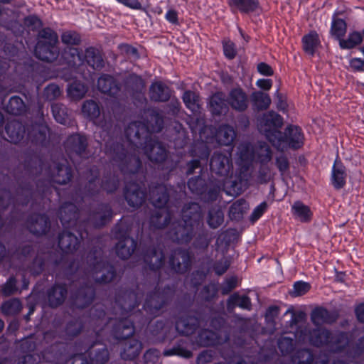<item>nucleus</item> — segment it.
I'll return each instance as SVG.
<instances>
[{"mask_svg":"<svg viewBox=\"0 0 364 364\" xmlns=\"http://www.w3.org/2000/svg\"><path fill=\"white\" fill-rule=\"evenodd\" d=\"M151 120L134 122L125 129L129 151L116 153L114 161L124 174H134L141 166L139 154L142 150L151 161L160 164L167 159L165 147L159 141L153 140L151 132H158L163 127V119L155 111H149ZM117 151L119 148L117 147Z\"/></svg>","mask_w":364,"mask_h":364,"instance_id":"f257e3e1","label":"nucleus"},{"mask_svg":"<svg viewBox=\"0 0 364 364\" xmlns=\"http://www.w3.org/2000/svg\"><path fill=\"white\" fill-rule=\"evenodd\" d=\"M182 219L173 223V229L169 232V237L179 244H187L193 239L196 231L203 226L200 206L196 203L186 205L182 210Z\"/></svg>","mask_w":364,"mask_h":364,"instance_id":"f03ea898","label":"nucleus"},{"mask_svg":"<svg viewBox=\"0 0 364 364\" xmlns=\"http://www.w3.org/2000/svg\"><path fill=\"white\" fill-rule=\"evenodd\" d=\"M284 119L274 112V150L281 153L297 151L305 144V134L302 128L294 124H288L283 129Z\"/></svg>","mask_w":364,"mask_h":364,"instance_id":"7ed1b4c3","label":"nucleus"},{"mask_svg":"<svg viewBox=\"0 0 364 364\" xmlns=\"http://www.w3.org/2000/svg\"><path fill=\"white\" fill-rule=\"evenodd\" d=\"M149 195L151 202L157 208L151 217V226L158 229L163 228L170 223L173 216L171 207H164L168 199V189L160 184L150 188Z\"/></svg>","mask_w":364,"mask_h":364,"instance_id":"20e7f679","label":"nucleus"},{"mask_svg":"<svg viewBox=\"0 0 364 364\" xmlns=\"http://www.w3.org/2000/svg\"><path fill=\"white\" fill-rule=\"evenodd\" d=\"M62 57L70 67L81 65L85 62L94 70H101L105 65L100 51L93 47L87 48L84 54L76 48H68L64 50Z\"/></svg>","mask_w":364,"mask_h":364,"instance_id":"39448f33","label":"nucleus"},{"mask_svg":"<svg viewBox=\"0 0 364 364\" xmlns=\"http://www.w3.org/2000/svg\"><path fill=\"white\" fill-rule=\"evenodd\" d=\"M58 36L53 29L45 28L38 33V41L35 48V55L43 61H53L58 55L57 44Z\"/></svg>","mask_w":364,"mask_h":364,"instance_id":"423d86ee","label":"nucleus"},{"mask_svg":"<svg viewBox=\"0 0 364 364\" xmlns=\"http://www.w3.org/2000/svg\"><path fill=\"white\" fill-rule=\"evenodd\" d=\"M171 294L172 290L170 288L165 289L162 291H156L146 298L144 304V310L151 315H156L158 311L162 308Z\"/></svg>","mask_w":364,"mask_h":364,"instance_id":"0eeeda50","label":"nucleus"},{"mask_svg":"<svg viewBox=\"0 0 364 364\" xmlns=\"http://www.w3.org/2000/svg\"><path fill=\"white\" fill-rule=\"evenodd\" d=\"M347 178V168L337 155L331 167V185L335 190H341L346 186Z\"/></svg>","mask_w":364,"mask_h":364,"instance_id":"6e6552de","label":"nucleus"},{"mask_svg":"<svg viewBox=\"0 0 364 364\" xmlns=\"http://www.w3.org/2000/svg\"><path fill=\"white\" fill-rule=\"evenodd\" d=\"M327 348L333 353H339L344 352L347 348L350 349V343L352 340L351 335L343 331L331 330V336Z\"/></svg>","mask_w":364,"mask_h":364,"instance_id":"1a4fd4ad","label":"nucleus"},{"mask_svg":"<svg viewBox=\"0 0 364 364\" xmlns=\"http://www.w3.org/2000/svg\"><path fill=\"white\" fill-rule=\"evenodd\" d=\"M301 334L307 337L311 346L317 348L327 347L331 330L325 327L316 326V328L302 331Z\"/></svg>","mask_w":364,"mask_h":364,"instance_id":"9d476101","label":"nucleus"},{"mask_svg":"<svg viewBox=\"0 0 364 364\" xmlns=\"http://www.w3.org/2000/svg\"><path fill=\"white\" fill-rule=\"evenodd\" d=\"M338 314L336 311H330L326 308L318 306L314 308L310 314V319L315 326L322 324L331 325L336 322Z\"/></svg>","mask_w":364,"mask_h":364,"instance_id":"9b49d317","label":"nucleus"},{"mask_svg":"<svg viewBox=\"0 0 364 364\" xmlns=\"http://www.w3.org/2000/svg\"><path fill=\"white\" fill-rule=\"evenodd\" d=\"M92 274H96L95 280L99 283H107L111 282L115 277V272L113 267L109 266L101 258L98 259L96 255L92 262Z\"/></svg>","mask_w":364,"mask_h":364,"instance_id":"f8f14e48","label":"nucleus"},{"mask_svg":"<svg viewBox=\"0 0 364 364\" xmlns=\"http://www.w3.org/2000/svg\"><path fill=\"white\" fill-rule=\"evenodd\" d=\"M210 170L215 174L227 175L231 168V153L228 150L226 154L215 153L210 163Z\"/></svg>","mask_w":364,"mask_h":364,"instance_id":"ddd939ff","label":"nucleus"},{"mask_svg":"<svg viewBox=\"0 0 364 364\" xmlns=\"http://www.w3.org/2000/svg\"><path fill=\"white\" fill-rule=\"evenodd\" d=\"M191 263V257L188 251L177 250L171 255L169 264L171 267L176 272H186Z\"/></svg>","mask_w":364,"mask_h":364,"instance_id":"4468645a","label":"nucleus"},{"mask_svg":"<svg viewBox=\"0 0 364 364\" xmlns=\"http://www.w3.org/2000/svg\"><path fill=\"white\" fill-rule=\"evenodd\" d=\"M145 193L139 184L127 183L124 190V197L128 204L134 208L139 207L145 199Z\"/></svg>","mask_w":364,"mask_h":364,"instance_id":"2eb2a0df","label":"nucleus"},{"mask_svg":"<svg viewBox=\"0 0 364 364\" xmlns=\"http://www.w3.org/2000/svg\"><path fill=\"white\" fill-rule=\"evenodd\" d=\"M343 11L336 10L332 15V21L330 28L331 35L338 43L343 40L347 31V23L345 19L338 17L339 15L343 14Z\"/></svg>","mask_w":364,"mask_h":364,"instance_id":"dca6fc26","label":"nucleus"},{"mask_svg":"<svg viewBox=\"0 0 364 364\" xmlns=\"http://www.w3.org/2000/svg\"><path fill=\"white\" fill-rule=\"evenodd\" d=\"M227 101L232 109L239 112L245 111L248 106L247 97L240 88L232 89L228 95Z\"/></svg>","mask_w":364,"mask_h":364,"instance_id":"f3484780","label":"nucleus"},{"mask_svg":"<svg viewBox=\"0 0 364 364\" xmlns=\"http://www.w3.org/2000/svg\"><path fill=\"white\" fill-rule=\"evenodd\" d=\"M50 227L48 218L44 215H33L28 221V228L34 235L46 234Z\"/></svg>","mask_w":364,"mask_h":364,"instance_id":"a211bd4d","label":"nucleus"},{"mask_svg":"<svg viewBox=\"0 0 364 364\" xmlns=\"http://www.w3.org/2000/svg\"><path fill=\"white\" fill-rule=\"evenodd\" d=\"M97 87L100 92L110 96H117L120 92L119 85L113 77L109 75H102L99 77Z\"/></svg>","mask_w":364,"mask_h":364,"instance_id":"6ab92c4d","label":"nucleus"},{"mask_svg":"<svg viewBox=\"0 0 364 364\" xmlns=\"http://www.w3.org/2000/svg\"><path fill=\"white\" fill-rule=\"evenodd\" d=\"M116 245V253L120 258L126 259L134 252L136 247L135 240L129 236L123 235Z\"/></svg>","mask_w":364,"mask_h":364,"instance_id":"aec40b11","label":"nucleus"},{"mask_svg":"<svg viewBox=\"0 0 364 364\" xmlns=\"http://www.w3.org/2000/svg\"><path fill=\"white\" fill-rule=\"evenodd\" d=\"M302 49L305 53L314 56L321 44L318 34L316 31H311L301 38Z\"/></svg>","mask_w":364,"mask_h":364,"instance_id":"412c9836","label":"nucleus"},{"mask_svg":"<svg viewBox=\"0 0 364 364\" xmlns=\"http://www.w3.org/2000/svg\"><path fill=\"white\" fill-rule=\"evenodd\" d=\"M5 129L8 136L7 140L14 144L19 142L25 134V127L16 120H11L8 122Z\"/></svg>","mask_w":364,"mask_h":364,"instance_id":"4be33fe9","label":"nucleus"},{"mask_svg":"<svg viewBox=\"0 0 364 364\" xmlns=\"http://www.w3.org/2000/svg\"><path fill=\"white\" fill-rule=\"evenodd\" d=\"M227 102L223 92H218L213 95L209 102V107L212 114L220 115L223 113H226L228 110Z\"/></svg>","mask_w":364,"mask_h":364,"instance_id":"5701e85b","label":"nucleus"},{"mask_svg":"<svg viewBox=\"0 0 364 364\" xmlns=\"http://www.w3.org/2000/svg\"><path fill=\"white\" fill-rule=\"evenodd\" d=\"M199 325L197 318L188 316L176 321V329L181 335L189 336L195 332Z\"/></svg>","mask_w":364,"mask_h":364,"instance_id":"b1692460","label":"nucleus"},{"mask_svg":"<svg viewBox=\"0 0 364 364\" xmlns=\"http://www.w3.org/2000/svg\"><path fill=\"white\" fill-rule=\"evenodd\" d=\"M58 245L66 253L76 250L79 245L78 238L68 231H64L59 237Z\"/></svg>","mask_w":364,"mask_h":364,"instance_id":"393cba45","label":"nucleus"},{"mask_svg":"<svg viewBox=\"0 0 364 364\" xmlns=\"http://www.w3.org/2000/svg\"><path fill=\"white\" fill-rule=\"evenodd\" d=\"M95 291L92 287H85L80 289L74 299L73 305L82 309L91 304L94 299Z\"/></svg>","mask_w":364,"mask_h":364,"instance_id":"a878e982","label":"nucleus"},{"mask_svg":"<svg viewBox=\"0 0 364 364\" xmlns=\"http://www.w3.org/2000/svg\"><path fill=\"white\" fill-rule=\"evenodd\" d=\"M60 220L64 227L70 225L78 217L77 207L71 203H65L61 206L59 211Z\"/></svg>","mask_w":364,"mask_h":364,"instance_id":"bb28decb","label":"nucleus"},{"mask_svg":"<svg viewBox=\"0 0 364 364\" xmlns=\"http://www.w3.org/2000/svg\"><path fill=\"white\" fill-rule=\"evenodd\" d=\"M149 96L151 100L156 102H166L170 98V90L168 87L162 82H154L149 88Z\"/></svg>","mask_w":364,"mask_h":364,"instance_id":"cd10ccee","label":"nucleus"},{"mask_svg":"<svg viewBox=\"0 0 364 364\" xmlns=\"http://www.w3.org/2000/svg\"><path fill=\"white\" fill-rule=\"evenodd\" d=\"M363 37L361 31L353 30L349 32L347 38H343L339 42V47L342 50H352L362 46Z\"/></svg>","mask_w":364,"mask_h":364,"instance_id":"c85d7f7f","label":"nucleus"},{"mask_svg":"<svg viewBox=\"0 0 364 364\" xmlns=\"http://www.w3.org/2000/svg\"><path fill=\"white\" fill-rule=\"evenodd\" d=\"M86 145V138L80 134L70 136L65 142V147L68 151H74L80 156H82Z\"/></svg>","mask_w":364,"mask_h":364,"instance_id":"c756f323","label":"nucleus"},{"mask_svg":"<svg viewBox=\"0 0 364 364\" xmlns=\"http://www.w3.org/2000/svg\"><path fill=\"white\" fill-rule=\"evenodd\" d=\"M114 336L118 340L127 339L132 336L134 333L133 323L127 319L120 318L115 328Z\"/></svg>","mask_w":364,"mask_h":364,"instance_id":"7c9ffc66","label":"nucleus"},{"mask_svg":"<svg viewBox=\"0 0 364 364\" xmlns=\"http://www.w3.org/2000/svg\"><path fill=\"white\" fill-rule=\"evenodd\" d=\"M235 136V129L229 125L221 126L215 134V139L218 144L227 146L232 145Z\"/></svg>","mask_w":364,"mask_h":364,"instance_id":"2f4dec72","label":"nucleus"},{"mask_svg":"<svg viewBox=\"0 0 364 364\" xmlns=\"http://www.w3.org/2000/svg\"><path fill=\"white\" fill-rule=\"evenodd\" d=\"M63 163L56 165V173L53 176V182L59 184H65L70 181L72 176L71 168L68 165L66 160H63Z\"/></svg>","mask_w":364,"mask_h":364,"instance_id":"473e14b6","label":"nucleus"},{"mask_svg":"<svg viewBox=\"0 0 364 364\" xmlns=\"http://www.w3.org/2000/svg\"><path fill=\"white\" fill-rule=\"evenodd\" d=\"M291 210L293 215L302 223H309L312 219L313 213L311 208L301 201L297 200L294 202L291 207Z\"/></svg>","mask_w":364,"mask_h":364,"instance_id":"72a5a7b5","label":"nucleus"},{"mask_svg":"<svg viewBox=\"0 0 364 364\" xmlns=\"http://www.w3.org/2000/svg\"><path fill=\"white\" fill-rule=\"evenodd\" d=\"M67 289L65 286L55 285L48 294V302L50 306L56 307L60 305L65 300Z\"/></svg>","mask_w":364,"mask_h":364,"instance_id":"f704fd0d","label":"nucleus"},{"mask_svg":"<svg viewBox=\"0 0 364 364\" xmlns=\"http://www.w3.org/2000/svg\"><path fill=\"white\" fill-rule=\"evenodd\" d=\"M258 129L266 138L272 141L273 139V114L269 112L258 120Z\"/></svg>","mask_w":364,"mask_h":364,"instance_id":"c9c22d12","label":"nucleus"},{"mask_svg":"<svg viewBox=\"0 0 364 364\" xmlns=\"http://www.w3.org/2000/svg\"><path fill=\"white\" fill-rule=\"evenodd\" d=\"M240 165L247 167L255 159V154L252 146L249 143H244L239 146Z\"/></svg>","mask_w":364,"mask_h":364,"instance_id":"e433bc0d","label":"nucleus"},{"mask_svg":"<svg viewBox=\"0 0 364 364\" xmlns=\"http://www.w3.org/2000/svg\"><path fill=\"white\" fill-rule=\"evenodd\" d=\"M274 100L277 110L289 117L290 109L294 107V104L289 100L287 95L277 90L274 91Z\"/></svg>","mask_w":364,"mask_h":364,"instance_id":"4c0bfd02","label":"nucleus"},{"mask_svg":"<svg viewBox=\"0 0 364 364\" xmlns=\"http://www.w3.org/2000/svg\"><path fill=\"white\" fill-rule=\"evenodd\" d=\"M198 343L200 346H209L221 344L223 341L218 333L210 330H203L198 335Z\"/></svg>","mask_w":364,"mask_h":364,"instance_id":"58836bf2","label":"nucleus"},{"mask_svg":"<svg viewBox=\"0 0 364 364\" xmlns=\"http://www.w3.org/2000/svg\"><path fill=\"white\" fill-rule=\"evenodd\" d=\"M87 91V87L80 81L73 82L67 90L68 97L74 101H78L83 98Z\"/></svg>","mask_w":364,"mask_h":364,"instance_id":"ea45409f","label":"nucleus"},{"mask_svg":"<svg viewBox=\"0 0 364 364\" xmlns=\"http://www.w3.org/2000/svg\"><path fill=\"white\" fill-rule=\"evenodd\" d=\"M295 364H317V358L309 348H303L296 351L293 358Z\"/></svg>","mask_w":364,"mask_h":364,"instance_id":"a19ab883","label":"nucleus"},{"mask_svg":"<svg viewBox=\"0 0 364 364\" xmlns=\"http://www.w3.org/2000/svg\"><path fill=\"white\" fill-rule=\"evenodd\" d=\"M144 260L148 263L150 269L156 270L159 269L164 262V254L161 250H154L150 253H146Z\"/></svg>","mask_w":364,"mask_h":364,"instance_id":"79ce46f5","label":"nucleus"},{"mask_svg":"<svg viewBox=\"0 0 364 364\" xmlns=\"http://www.w3.org/2000/svg\"><path fill=\"white\" fill-rule=\"evenodd\" d=\"M141 343L137 340H132L126 344L121 356L124 360H133L140 353Z\"/></svg>","mask_w":364,"mask_h":364,"instance_id":"37998d69","label":"nucleus"},{"mask_svg":"<svg viewBox=\"0 0 364 364\" xmlns=\"http://www.w3.org/2000/svg\"><path fill=\"white\" fill-rule=\"evenodd\" d=\"M117 303L121 306L123 315L127 314L128 312L132 311L139 304L136 295L133 292L125 294L123 299H119Z\"/></svg>","mask_w":364,"mask_h":364,"instance_id":"c03bdc74","label":"nucleus"},{"mask_svg":"<svg viewBox=\"0 0 364 364\" xmlns=\"http://www.w3.org/2000/svg\"><path fill=\"white\" fill-rule=\"evenodd\" d=\"M274 166L279 170L282 179L285 181L290 174V163L284 153L274 157Z\"/></svg>","mask_w":364,"mask_h":364,"instance_id":"a18cd8bd","label":"nucleus"},{"mask_svg":"<svg viewBox=\"0 0 364 364\" xmlns=\"http://www.w3.org/2000/svg\"><path fill=\"white\" fill-rule=\"evenodd\" d=\"M224 221V214L219 207L213 208L210 210L207 218V223L210 228H218Z\"/></svg>","mask_w":364,"mask_h":364,"instance_id":"49530a36","label":"nucleus"},{"mask_svg":"<svg viewBox=\"0 0 364 364\" xmlns=\"http://www.w3.org/2000/svg\"><path fill=\"white\" fill-rule=\"evenodd\" d=\"M230 6L243 13L253 11L257 6L256 0H230Z\"/></svg>","mask_w":364,"mask_h":364,"instance_id":"de8ad7c7","label":"nucleus"},{"mask_svg":"<svg viewBox=\"0 0 364 364\" xmlns=\"http://www.w3.org/2000/svg\"><path fill=\"white\" fill-rule=\"evenodd\" d=\"M82 112L85 117L90 119H95L100 116V109L96 102L90 100L83 103Z\"/></svg>","mask_w":364,"mask_h":364,"instance_id":"09e8293b","label":"nucleus"},{"mask_svg":"<svg viewBox=\"0 0 364 364\" xmlns=\"http://www.w3.org/2000/svg\"><path fill=\"white\" fill-rule=\"evenodd\" d=\"M6 112L18 115L25 110V104L22 99L18 96L11 97L6 107Z\"/></svg>","mask_w":364,"mask_h":364,"instance_id":"8fccbe9b","label":"nucleus"},{"mask_svg":"<svg viewBox=\"0 0 364 364\" xmlns=\"http://www.w3.org/2000/svg\"><path fill=\"white\" fill-rule=\"evenodd\" d=\"M363 41H364V28L361 30ZM363 58L354 57L349 60V67L353 73H364V46L358 48Z\"/></svg>","mask_w":364,"mask_h":364,"instance_id":"3c124183","label":"nucleus"},{"mask_svg":"<svg viewBox=\"0 0 364 364\" xmlns=\"http://www.w3.org/2000/svg\"><path fill=\"white\" fill-rule=\"evenodd\" d=\"M228 308L237 306L242 309L250 310L251 308V301L250 298L247 296H240L237 294H234L228 299Z\"/></svg>","mask_w":364,"mask_h":364,"instance_id":"603ef678","label":"nucleus"},{"mask_svg":"<svg viewBox=\"0 0 364 364\" xmlns=\"http://www.w3.org/2000/svg\"><path fill=\"white\" fill-rule=\"evenodd\" d=\"M253 105L258 109H267L271 104L269 96L262 92H254L252 95Z\"/></svg>","mask_w":364,"mask_h":364,"instance_id":"864d4df0","label":"nucleus"},{"mask_svg":"<svg viewBox=\"0 0 364 364\" xmlns=\"http://www.w3.org/2000/svg\"><path fill=\"white\" fill-rule=\"evenodd\" d=\"M183 100L186 107L192 112H196L199 110V97L195 92L186 91L183 95Z\"/></svg>","mask_w":364,"mask_h":364,"instance_id":"5fc2aeb1","label":"nucleus"},{"mask_svg":"<svg viewBox=\"0 0 364 364\" xmlns=\"http://www.w3.org/2000/svg\"><path fill=\"white\" fill-rule=\"evenodd\" d=\"M21 301L17 299H9L1 305V311L5 315H15L21 310Z\"/></svg>","mask_w":364,"mask_h":364,"instance_id":"6e6d98bb","label":"nucleus"},{"mask_svg":"<svg viewBox=\"0 0 364 364\" xmlns=\"http://www.w3.org/2000/svg\"><path fill=\"white\" fill-rule=\"evenodd\" d=\"M52 112L57 122L66 124L69 122L70 118L65 112V107L63 105L53 104L52 105Z\"/></svg>","mask_w":364,"mask_h":364,"instance_id":"4d7b16f0","label":"nucleus"},{"mask_svg":"<svg viewBox=\"0 0 364 364\" xmlns=\"http://www.w3.org/2000/svg\"><path fill=\"white\" fill-rule=\"evenodd\" d=\"M247 203L245 200H238L230 207L229 215L232 219H240L247 208Z\"/></svg>","mask_w":364,"mask_h":364,"instance_id":"13d9d810","label":"nucleus"},{"mask_svg":"<svg viewBox=\"0 0 364 364\" xmlns=\"http://www.w3.org/2000/svg\"><path fill=\"white\" fill-rule=\"evenodd\" d=\"M95 218L97 220L100 218V221H96L97 226L105 225L110 220L112 217V213L109 205H102L100 207V211L95 215Z\"/></svg>","mask_w":364,"mask_h":364,"instance_id":"bf43d9fd","label":"nucleus"},{"mask_svg":"<svg viewBox=\"0 0 364 364\" xmlns=\"http://www.w3.org/2000/svg\"><path fill=\"white\" fill-rule=\"evenodd\" d=\"M125 82L128 88L136 92H141L145 87L143 79L135 74L129 75L126 79Z\"/></svg>","mask_w":364,"mask_h":364,"instance_id":"052dcab7","label":"nucleus"},{"mask_svg":"<svg viewBox=\"0 0 364 364\" xmlns=\"http://www.w3.org/2000/svg\"><path fill=\"white\" fill-rule=\"evenodd\" d=\"M61 41L68 46H77L81 42V36L76 31H66L62 33Z\"/></svg>","mask_w":364,"mask_h":364,"instance_id":"680f3d73","label":"nucleus"},{"mask_svg":"<svg viewBox=\"0 0 364 364\" xmlns=\"http://www.w3.org/2000/svg\"><path fill=\"white\" fill-rule=\"evenodd\" d=\"M278 348L283 355H289L294 350L295 344L292 338L284 337L279 340Z\"/></svg>","mask_w":364,"mask_h":364,"instance_id":"e2e57ef3","label":"nucleus"},{"mask_svg":"<svg viewBox=\"0 0 364 364\" xmlns=\"http://www.w3.org/2000/svg\"><path fill=\"white\" fill-rule=\"evenodd\" d=\"M311 288V286L309 282L302 280L296 281L293 284V291L291 294L294 296H301L308 293Z\"/></svg>","mask_w":364,"mask_h":364,"instance_id":"0e129e2a","label":"nucleus"},{"mask_svg":"<svg viewBox=\"0 0 364 364\" xmlns=\"http://www.w3.org/2000/svg\"><path fill=\"white\" fill-rule=\"evenodd\" d=\"M108 360L109 352L105 347L99 349L94 357L90 358L91 364H105Z\"/></svg>","mask_w":364,"mask_h":364,"instance_id":"69168bd1","label":"nucleus"},{"mask_svg":"<svg viewBox=\"0 0 364 364\" xmlns=\"http://www.w3.org/2000/svg\"><path fill=\"white\" fill-rule=\"evenodd\" d=\"M349 353L353 358L359 357L364 353V336L360 337L354 345L350 346Z\"/></svg>","mask_w":364,"mask_h":364,"instance_id":"338daca9","label":"nucleus"},{"mask_svg":"<svg viewBox=\"0 0 364 364\" xmlns=\"http://www.w3.org/2000/svg\"><path fill=\"white\" fill-rule=\"evenodd\" d=\"M188 187L192 193L200 194L203 192V181L200 177L188 180Z\"/></svg>","mask_w":364,"mask_h":364,"instance_id":"774afa93","label":"nucleus"}]
</instances>
